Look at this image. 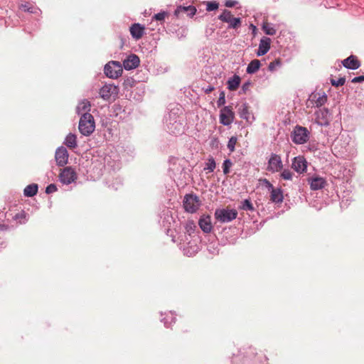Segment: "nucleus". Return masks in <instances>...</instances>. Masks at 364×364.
Wrapping results in <instances>:
<instances>
[{"label": "nucleus", "instance_id": "e433bc0d", "mask_svg": "<svg viewBox=\"0 0 364 364\" xmlns=\"http://www.w3.org/2000/svg\"><path fill=\"white\" fill-rule=\"evenodd\" d=\"M215 166L216 164L215 160L213 158H210L208 159V162L207 163V168L205 169H208L209 172H213L215 168Z\"/></svg>", "mask_w": 364, "mask_h": 364}, {"label": "nucleus", "instance_id": "5701e85b", "mask_svg": "<svg viewBox=\"0 0 364 364\" xmlns=\"http://www.w3.org/2000/svg\"><path fill=\"white\" fill-rule=\"evenodd\" d=\"M64 144L70 149H75L77 146L76 135L72 133L68 134L65 137Z\"/></svg>", "mask_w": 364, "mask_h": 364}, {"label": "nucleus", "instance_id": "9d476101", "mask_svg": "<svg viewBox=\"0 0 364 364\" xmlns=\"http://www.w3.org/2000/svg\"><path fill=\"white\" fill-rule=\"evenodd\" d=\"M119 89L112 84L105 85L100 90V95L104 100H109L112 97H116L118 95Z\"/></svg>", "mask_w": 364, "mask_h": 364}, {"label": "nucleus", "instance_id": "473e14b6", "mask_svg": "<svg viewBox=\"0 0 364 364\" xmlns=\"http://www.w3.org/2000/svg\"><path fill=\"white\" fill-rule=\"evenodd\" d=\"M282 60L279 58L276 59L275 60L271 62L269 65V70L270 71H274L277 67L281 66Z\"/></svg>", "mask_w": 364, "mask_h": 364}, {"label": "nucleus", "instance_id": "6ab92c4d", "mask_svg": "<svg viewBox=\"0 0 364 364\" xmlns=\"http://www.w3.org/2000/svg\"><path fill=\"white\" fill-rule=\"evenodd\" d=\"M198 225L201 230L206 233H208L211 231L213 226L211 224L210 216L209 215H203L200 218L198 221Z\"/></svg>", "mask_w": 364, "mask_h": 364}, {"label": "nucleus", "instance_id": "37998d69", "mask_svg": "<svg viewBox=\"0 0 364 364\" xmlns=\"http://www.w3.org/2000/svg\"><path fill=\"white\" fill-rule=\"evenodd\" d=\"M363 81H364V75H360V76H358V77H355L351 80V82H353V83L361 82Z\"/></svg>", "mask_w": 364, "mask_h": 364}, {"label": "nucleus", "instance_id": "c756f323", "mask_svg": "<svg viewBox=\"0 0 364 364\" xmlns=\"http://www.w3.org/2000/svg\"><path fill=\"white\" fill-rule=\"evenodd\" d=\"M241 208L245 210H254L253 205L249 199L242 201Z\"/></svg>", "mask_w": 364, "mask_h": 364}, {"label": "nucleus", "instance_id": "ddd939ff", "mask_svg": "<svg viewBox=\"0 0 364 364\" xmlns=\"http://www.w3.org/2000/svg\"><path fill=\"white\" fill-rule=\"evenodd\" d=\"M292 168L298 173H304L307 168V161L304 156L294 157L291 164Z\"/></svg>", "mask_w": 364, "mask_h": 364}, {"label": "nucleus", "instance_id": "a18cd8bd", "mask_svg": "<svg viewBox=\"0 0 364 364\" xmlns=\"http://www.w3.org/2000/svg\"><path fill=\"white\" fill-rule=\"evenodd\" d=\"M204 90L206 94H208L214 90V87L213 86H208V87L205 88Z\"/></svg>", "mask_w": 364, "mask_h": 364}, {"label": "nucleus", "instance_id": "a878e982", "mask_svg": "<svg viewBox=\"0 0 364 364\" xmlns=\"http://www.w3.org/2000/svg\"><path fill=\"white\" fill-rule=\"evenodd\" d=\"M38 192V185L33 183L27 186L24 188V196L28 197H32L35 196Z\"/></svg>", "mask_w": 364, "mask_h": 364}, {"label": "nucleus", "instance_id": "a211bd4d", "mask_svg": "<svg viewBox=\"0 0 364 364\" xmlns=\"http://www.w3.org/2000/svg\"><path fill=\"white\" fill-rule=\"evenodd\" d=\"M309 183L311 188L314 191L322 189L326 185V180L323 178L319 176L309 178Z\"/></svg>", "mask_w": 364, "mask_h": 364}, {"label": "nucleus", "instance_id": "9b49d317", "mask_svg": "<svg viewBox=\"0 0 364 364\" xmlns=\"http://www.w3.org/2000/svg\"><path fill=\"white\" fill-rule=\"evenodd\" d=\"M327 101V96L326 94L321 95L319 93H312L307 102V105L311 107H321Z\"/></svg>", "mask_w": 364, "mask_h": 364}, {"label": "nucleus", "instance_id": "20e7f679", "mask_svg": "<svg viewBox=\"0 0 364 364\" xmlns=\"http://www.w3.org/2000/svg\"><path fill=\"white\" fill-rule=\"evenodd\" d=\"M77 178V173L71 166H68L60 170L59 179L62 183L68 185L75 182Z\"/></svg>", "mask_w": 364, "mask_h": 364}, {"label": "nucleus", "instance_id": "58836bf2", "mask_svg": "<svg viewBox=\"0 0 364 364\" xmlns=\"http://www.w3.org/2000/svg\"><path fill=\"white\" fill-rule=\"evenodd\" d=\"M218 106L220 107L225 104V95L224 92L220 93L219 99L217 102Z\"/></svg>", "mask_w": 364, "mask_h": 364}, {"label": "nucleus", "instance_id": "393cba45", "mask_svg": "<svg viewBox=\"0 0 364 364\" xmlns=\"http://www.w3.org/2000/svg\"><path fill=\"white\" fill-rule=\"evenodd\" d=\"M260 67V61L259 60H252L247 68V73L250 74H252L256 73Z\"/></svg>", "mask_w": 364, "mask_h": 364}, {"label": "nucleus", "instance_id": "412c9836", "mask_svg": "<svg viewBox=\"0 0 364 364\" xmlns=\"http://www.w3.org/2000/svg\"><path fill=\"white\" fill-rule=\"evenodd\" d=\"M270 191V200L275 203H281L283 201V192L281 188H272Z\"/></svg>", "mask_w": 364, "mask_h": 364}, {"label": "nucleus", "instance_id": "f03ea898", "mask_svg": "<svg viewBox=\"0 0 364 364\" xmlns=\"http://www.w3.org/2000/svg\"><path fill=\"white\" fill-rule=\"evenodd\" d=\"M183 203L186 212L194 213L199 209L201 201L195 194H186L184 196Z\"/></svg>", "mask_w": 364, "mask_h": 364}, {"label": "nucleus", "instance_id": "4468645a", "mask_svg": "<svg viewBox=\"0 0 364 364\" xmlns=\"http://www.w3.org/2000/svg\"><path fill=\"white\" fill-rule=\"evenodd\" d=\"M316 121L321 126H326L328 124V111L326 108L319 109L316 112Z\"/></svg>", "mask_w": 364, "mask_h": 364}, {"label": "nucleus", "instance_id": "de8ad7c7", "mask_svg": "<svg viewBox=\"0 0 364 364\" xmlns=\"http://www.w3.org/2000/svg\"><path fill=\"white\" fill-rule=\"evenodd\" d=\"M246 86H247V85H244L242 86V88H243V89H247V87H246Z\"/></svg>", "mask_w": 364, "mask_h": 364}, {"label": "nucleus", "instance_id": "c03bdc74", "mask_svg": "<svg viewBox=\"0 0 364 364\" xmlns=\"http://www.w3.org/2000/svg\"><path fill=\"white\" fill-rule=\"evenodd\" d=\"M235 4V1H227L225 2V6L227 7H233Z\"/></svg>", "mask_w": 364, "mask_h": 364}, {"label": "nucleus", "instance_id": "f8f14e48", "mask_svg": "<svg viewBox=\"0 0 364 364\" xmlns=\"http://www.w3.org/2000/svg\"><path fill=\"white\" fill-rule=\"evenodd\" d=\"M68 152L65 147L58 148L55 156L57 165L59 166H65L68 163Z\"/></svg>", "mask_w": 364, "mask_h": 364}, {"label": "nucleus", "instance_id": "cd10ccee", "mask_svg": "<svg viewBox=\"0 0 364 364\" xmlns=\"http://www.w3.org/2000/svg\"><path fill=\"white\" fill-rule=\"evenodd\" d=\"M262 30L267 35L273 36L276 33V30L267 22L263 23Z\"/></svg>", "mask_w": 364, "mask_h": 364}, {"label": "nucleus", "instance_id": "423d86ee", "mask_svg": "<svg viewBox=\"0 0 364 364\" xmlns=\"http://www.w3.org/2000/svg\"><path fill=\"white\" fill-rule=\"evenodd\" d=\"M218 18L223 22L228 23L229 28H231L237 29L241 26V18L234 17L231 11L226 9L218 16Z\"/></svg>", "mask_w": 364, "mask_h": 364}, {"label": "nucleus", "instance_id": "4c0bfd02", "mask_svg": "<svg viewBox=\"0 0 364 364\" xmlns=\"http://www.w3.org/2000/svg\"><path fill=\"white\" fill-rule=\"evenodd\" d=\"M259 183L261 185L265 186V187L269 191L272 189L274 186L272 184L267 180V178H259Z\"/></svg>", "mask_w": 364, "mask_h": 364}, {"label": "nucleus", "instance_id": "f704fd0d", "mask_svg": "<svg viewBox=\"0 0 364 364\" xmlns=\"http://www.w3.org/2000/svg\"><path fill=\"white\" fill-rule=\"evenodd\" d=\"M206 5H207V8H206V10L208 11H214V10H216L218 9V3L215 2V1H208L206 3Z\"/></svg>", "mask_w": 364, "mask_h": 364}, {"label": "nucleus", "instance_id": "c9c22d12", "mask_svg": "<svg viewBox=\"0 0 364 364\" xmlns=\"http://www.w3.org/2000/svg\"><path fill=\"white\" fill-rule=\"evenodd\" d=\"M345 82H346L345 77H340L338 80H336L334 79L331 80V85L335 87L342 86L345 84Z\"/></svg>", "mask_w": 364, "mask_h": 364}, {"label": "nucleus", "instance_id": "4be33fe9", "mask_svg": "<svg viewBox=\"0 0 364 364\" xmlns=\"http://www.w3.org/2000/svg\"><path fill=\"white\" fill-rule=\"evenodd\" d=\"M196 12V9L195 6H179L175 11V14L177 16H180L184 14H186L188 16H193Z\"/></svg>", "mask_w": 364, "mask_h": 364}, {"label": "nucleus", "instance_id": "6e6552de", "mask_svg": "<svg viewBox=\"0 0 364 364\" xmlns=\"http://www.w3.org/2000/svg\"><path fill=\"white\" fill-rule=\"evenodd\" d=\"M283 163L279 155L272 154L268 161L267 170L271 173H276L282 171Z\"/></svg>", "mask_w": 364, "mask_h": 364}, {"label": "nucleus", "instance_id": "ea45409f", "mask_svg": "<svg viewBox=\"0 0 364 364\" xmlns=\"http://www.w3.org/2000/svg\"><path fill=\"white\" fill-rule=\"evenodd\" d=\"M55 191H57V187L53 183H51L46 187V193L48 194L53 193Z\"/></svg>", "mask_w": 364, "mask_h": 364}, {"label": "nucleus", "instance_id": "dca6fc26", "mask_svg": "<svg viewBox=\"0 0 364 364\" xmlns=\"http://www.w3.org/2000/svg\"><path fill=\"white\" fill-rule=\"evenodd\" d=\"M139 58L137 55L132 54L127 57L123 62L125 70H129L136 68L139 65Z\"/></svg>", "mask_w": 364, "mask_h": 364}, {"label": "nucleus", "instance_id": "f257e3e1", "mask_svg": "<svg viewBox=\"0 0 364 364\" xmlns=\"http://www.w3.org/2000/svg\"><path fill=\"white\" fill-rule=\"evenodd\" d=\"M78 129L84 136H90L95 129L93 116L90 113H84L80 119Z\"/></svg>", "mask_w": 364, "mask_h": 364}, {"label": "nucleus", "instance_id": "bb28decb", "mask_svg": "<svg viewBox=\"0 0 364 364\" xmlns=\"http://www.w3.org/2000/svg\"><path fill=\"white\" fill-rule=\"evenodd\" d=\"M239 114L241 118H243L246 120H249L250 117V112H249V106L247 103H244L242 105L241 107L239 109Z\"/></svg>", "mask_w": 364, "mask_h": 364}, {"label": "nucleus", "instance_id": "a19ab883", "mask_svg": "<svg viewBox=\"0 0 364 364\" xmlns=\"http://www.w3.org/2000/svg\"><path fill=\"white\" fill-rule=\"evenodd\" d=\"M166 16V13L160 12V13L155 14L153 18L156 19V21H164Z\"/></svg>", "mask_w": 364, "mask_h": 364}, {"label": "nucleus", "instance_id": "2eb2a0df", "mask_svg": "<svg viewBox=\"0 0 364 364\" xmlns=\"http://www.w3.org/2000/svg\"><path fill=\"white\" fill-rule=\"evenodd\" d=\"M343 65L351 70H356L360 66V62L355 55H351L342 61Z\"/></svg>", "mask_w": 364, "mask_h": 364}, {"label": "nucleus", "instance_id": "2f4dec72", "mask_svg": "<svg viewBox=\"0 0 364 364\" xmlns=\"http://www.w3.org/2000/svg\"><path fill=\"white\" fill-rule=\"evenodd\" d=\"M90 102L85 100L80 103V105L77 107V109L79 111L82 110V111L86 112L85 113H88V112L90 111Z\"/></svg>", "mask_w": 364, "mask_h": 364}, {"label": "nucleus", "instance_id": "39448f33", "mask_svg": "<svg viewBox=\"0 0 364 364\" xmlns=\"http://www.w3.org/2000/svg\"><path fill=\"white\" fill-rule=\"evenodd\" d=\"M309 134L306 127L296 126L292 132V141L296 144H303L309 140Z\"/></svg>", "mask_w": 364, "mask_h": 364}, {"label": "nucleus", "instance_id": "7ed1b4c3", "mask_svg": "<svg viewBox=\"0 0 364 364\" xmlns=\"http://www.w3.org/2000/svg\"><path fill=\"white\" fill-rule=\"evenodd\" d=\"M104 71L107 77L116 79L122 75L123 70L119 62L110 61L105 66Z\"/></svg>", "mask_w": 364, "mask_h": 364}, {"label": "nucleus", "instance_id": "f3484780", "mask_svg": "<svg viewBox=\"0 0 364 364\" xmlns=\"http://www.w3.org/2000/svg\"><path fill=\"white\" fill-rule=\"evenodd\" d=\"M271 39L267 37H263L261 38L259 48L257 51V56H262L265 55L270 49Z\"/></svg>", "mask_w": 364, "mask_h": 364}, {"label": "nucleus", "instance_id": "09e8293b", "mask_svg": "<svg viewBox=\"0 0 364 364\" xmlns=\"http://www.w3.org/2000/svg\"><path fill=\"white\" fill-rule=\"evenodd\" d=\"M23 8H24V11H26L27 9L26 5L23 6Z\"/></svg>", "mask_w": 364, "mask_h": 364}, {"label": "nucleus", "instance_id": "72a5a7b5", "mask_svg": "<svg viewBox=\"0 0 364 364\" xmlns=\"http://www.w3.org/2000/svg\"><path fill=\"white\" fill-rule=\"evenodd\" d=\"M237 139L236 136H232L228 143V148L231 151L233 152L235 151V146L237 143Z\"/></svg>", "mask_w": 364, "mask_h": 364}, {"label": "nucleus", "instance_id": "1a4fd4ad", "mask_svg": "<svg viewBox=\"0 0 364 364\" xmlns=\"http://www.w3.org/2000/svg\"><path fill=\"white\" fill-rule=\"evenodd\" d=\"M235 114L230 106H226L220 110V122L223 125H230L234 120Z\"/></svg>", "mask_w": 364, "mask_h": 364}, {"label": "nucleus", "instance_id": "b1692460", "mask_svg": "<svg viewBox=\"0 0 364 364\" xmlns=\"http://www.w3.org/2000/svg\"><path fill=\"white\" fill-rule=\"evenodd\" d=\"M240 77L238 75H235L232 78H230L228 80V88L231 91L236 90L240 84Z\"/></svg>", "mask_w": 364, "mask_h": 364}, {"label": "nucleus", "instance_id": "7c9ffc66", "mask_svg": "<svg viewBox=\"0 0 364 364\" xmlns=\"http://www.w3.org/2000/svg\"><path fill=\"white\" fill-rule=\"evenodd\" d=\"M232 166V163L230 159H226L223 164V169L224 174H228L230 173V168Z\"/></svg>", "mask_w": 364, "mask_h": 364}, {"label": "nucleus", "instance_id": "49530a36", "mask_svg": "<svg viewBox=\"0 0 364 364\" xmlns=\"http://www.w3.org/2000/svg\"><path fill=\"white\" fill-rule=\"evenodd\" d=\"M246 86H247V85H244L242 86V88H243V89H247V87H246Z\"/></svg>", "mask_w": 364, "mask_h": 364}, {"label": "nucleus", "instance_id": "aec40b11", "mask_svg": "<svg viewBox=\"0 0 364 364\" xmlns=\"http://www.w3.org/2000/svg\"><path fill=\"white\" fill-rule=\"evenodd\" d=\"M144 26L139 23H134L129 29L132 36L136 40L140 39L144 36Z\"/></svg>", "mask_w": 364, "mask_h": 364}, {"label": "nucleus", "instance_id": "79ce46f5", "mask_svg": "<svg viewBox=\"0 0 364 364\" xmlns=\"http://www.w3.org/2000/svg\"><path fill=\"white\" fill-rule=\"evenodd\" d=\"M195 227L196 226H195L193 222H192V221L188 222V223L186 224V231L189 233V235H191V232L193 230Z\"/></svg>", "mask_w": 364, "mask_h": 364}, {"label": "nucleus", "instance_id": "c85d7f7f", "mask_svg": "<svg viewBox=\"0 0 364 364\" xmlns=\"http://www.w3.org/2000/svg\"><path fill=\"white\" fill-rule=\"evenodd\" d=\"M280 176L284 180L291 181L293 178V173L289 169H284L282 171Z\"/></svg>", "mask_w": 364, "mask_h": 364}, {"label": "nucleus", "instance_id": "0eeeda50", "mask_svg": "<svg viewBox=\"0 0 364 364\" xmlns=\"http://www.w3.org/2000/svg\"><path fill=\"white\" fill-rule=\"evenodd\" d=\"M237 212L235 210L221 209L215 213V218L221 223H228L235 219Z\"/></svg>", "mask_w": 364, "mask_h": 364}]
</instances>
